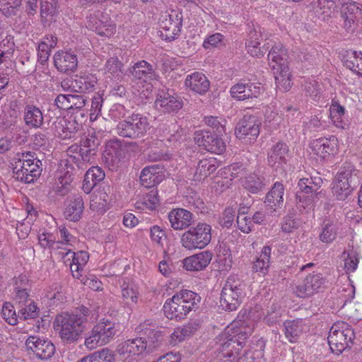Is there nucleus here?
<instances>
[{
    "instance_id": "50",
    "label": "nucleus",
    "mask_w": 362,
    "mask_h": 362,
    "mask_svg": "<svg viewBox=\"0 0 362 362\" xmlns=\"http://www.w3.org/2000/svg\"><path fill=\"white\" fill-rule=\"evenodd\" d=\"M338 227L333 223H327L322 227L320 240L325 243H332L337 237Z\"/></svg>"
},
{
    "instance_id": "3",
    "label": "nucleus",
    "mask_w": 362,
    "mask_h": 362,
    "mask_svg": "<svg viewBox=\"0 0 362 362\" xmlns=\"http://www.w3.org/2000/svg\"><path fill=\"white\" fill-rule=\"evenodd\" d=\"M148 129V118L141 113H132L119 122L115 132L123 138L137 139L144 137Z\"/></svg>"
},
{
    "instance_id": "9",
    "label": "nucleus",
    "mask_w": 362,
    "mask_h": 362,
    "mask_svg": "<svg viewBox=\"0 0 362 362\" xmlns=\"http://www.w3.org/2000/svg\"><path fill=\"white\" fill-rule=\"evenodd\" d=\"M211 131H197L194 133V142L203 149L216 154H221L226 150V144L221 136Z\"/></svg>"
},
{
    "instance_id": "29",
    "label": "nucleus",
    "mask_w": 362,
    "mask_h": 362,
    "mask_svg": "<svg viewBox=\"0 0 362 362\" xmlns=\"http://www.w3.org/2000/svg\"><path fill=\"white\" fill-rule=\"evenodd\" d=\"M267 185L265 177L260 173H253L245 176L242 180V186L249 193L257 194Z\"/></svg>"
},
{
    "instance_id": "22",
    "label": "nucleus",
    "mask_w": 362,
    "mask_h": 362,
    "mask_svg": "<svg viewBox=\"0 0 362 362\" xmlns=\"http://www.w3.org/2000/svg\"><path fill=\"white\" fill-rule=\"evenodd\" d=\"M288 147L285 143L279 142L271 148L268 153L267 161L269 166L277 170L282 168L287 162Z\"/></svg>"
},
{
    "instance_id": "60",
    "label": "nucleus",
    "mask_w": 362,
    "mask_h": 362,
    "mask_svg": "<svg viewBox=\"0 0 362 362\" xmlns=\"http://www.w3.org/2000/svg\"><path fill=\"white\" fill-rule=\"evenodd\" d=\"M85 175L88 179H90L91 182L96 185L105 178V173L98 166L91 167Z\"/></svg>"
},
{
    "instance_id": "61",
    "label": "nucleus",
    "mask_w": 362,
    "mask_h": 362,
    "mask_svg": "<svg viewBox=\"0 0 362 362\" xmlns=\"http://www.w3.org/2000/svg\"><path fill=\"white\" fill-rule=\"evenodd\" d=\"M56 1L42 0L40 3V13L42 18L52 16L56 11Z\"/></svg>"
},
{
    "instance_id": "33",
    "label": "nucleus",
    "mask_w": 362,
    "mask_h": 362,
    "mask_svg": "<svg viewBox=\"0 0 362 362\" xmlns=\"http://www.w3.org/2000/svg\"><path fill=\"white\" fill-rule=\"evenodd\" d=\"M339 178L346 179V181L349 182V184L347 185V187L349 186H358L360 184L359 180V171L356 169L354 165L351 163H344L337 175Z\"/></svg>"
},
{
    "instance_id": "27",
    "label": "nucleus",
    "mask_w": 362,
    "mask_h": 362,
    "mask_svg": "<svg viewBox=\"0 0 362 362\" xmlns=\"http://www.w3.org/2000/svg\"><path fill=\"white\" fill-rule=\"evenodd\" d=\"M337 141V139L334 136L329 139L320 138L314 140L310 146L316 155L325 158L335 152Z\"/></svg>"
},
{
    "instance_id": "1",
    "label": "nucleus",
    "mask_w": 362,
    "mask_h": 362,
    "mask_svg": "<svg viewBox=\"0 0 362 362\" xmlns=\"http://www.w3.org/2000/svg\"><path fill=\"white\" fill-rule=\"evenodd\" d=\"M93 310L82 305L71 313H62L56 316L54 328L59 332L63 341L76 342L83 332L86 323L93 318Z\"/></svg>"
},
{
    "instance_id": "7",
    "label": "nucleus",
    "mask_w": 362,
    "mask_h": 362,
    "mask_svg": "<svg viewBox=\"0 0 362 362\" xmlns=\"http://www.w3.org/2000/svg\"><path fill=\"white\" fill-rule=\"evenodd\" d=\"M211 240V227L206 223H199L196 226L191 227L181 237V243L188 250L202 249Z\"/></svg>"
},
{
    "instance_id": "47",
    "label": "nucleus",
    "mask_w": 362,
    "mask_h": 362,
    "mask_svg": "<svg viewBox=\"0 0 362 362\" xmlns=\"http://www.w3.org/2000/svg\"><path fill=\"white\" fill-rule=\"evenodd\" d=\"M275 81L277 88L284 91H288L291 87V72L289 67L287 69H281L279 71H274Z\"/></svg>"
},
{
    "instance_id": "10",
    "label": "nucleus",
    "mask_w": 362,
    "mask_h": 362,
    "mask_svg": "<svg viewBox=\"0 0 362 362\" xmlns=\"http://www.w3.org/2000/svg\"><path fill=\"white\" fill-rule=\"evenodd\" d=\"M30 164L16 161L13 167V177L25 184L33 183L40 177L42 168V161L37 160Z\"/></svg>"
},
{
    "instance_id": "46",
    "label": "nucleus",
    "mask_w": 362,
    "mask_h": 362,
    "mask_svg": "<svg viewBox=\"0 0 362 362\" xmlns=\"http://www.w3.org/2000/svg\"><path fill=\"white\" fill-rule=\"evenodd\" d=\"M216 169L217 165L215 160L203 159L198 163L195 175L199 179L205 178L214 173Z\"/></svg>"
},
{
    "instance_id": "21",
    "label": "nucleus",
    "mask_w": 362,
    "mask_h": 362,
    "mask_svg": "<svg viewBox=\"0 0 362 362\" xmlns=\"http://www.w3.org/2000/svg\"><path fill=\"white\" fill-rule=\"evenodd\" d=\"M263 88L255 83H237L233 86L230 93L233 98L238 100H245L248 98H257L262 93Z\"/></svg>"
},
{
    "instance_id": "18",
    "label": "nucleus",
    "mask_w": 362,
    "mask_h": 362,
    "mask_svg": "<svg viewBox=\"0 0 362 362\" xmlns=\"http://www.w3.org/2000/svg\"><path fill=\"white\" fill-rule=\"evenodd\" d=\"M156 323L151 320H146L136 327V332L147 342L148 347L153 350L157 347L162 341L161 332L157 330Z\"/></svg>"
},
{
    "instance_id": "11",
    "label": "nucleus",
    "mask_w": 362,
    "mask_h": 362,
    "mask_svg": "<svg viewBox=\"0 0 362 362\" xmlns=\"http://www.w3.org/2000/svg\"><path fill=\"white\" fill-rule=\"evenodd\" d=\"M155 106L158 111L163 113L177 112L182 107L183 101L173 90L163 89L158 90Z\"/></svg>"
},
{
    "instance_id": "26",
    "label": "nucleus",
    "mask_w": 362,
    "mask_h": 362,
    "mask_svg": "<svg viewBox=\"0 0 362 362\" xmlns=\"http://www.w3.org/2000/svg\"><path fill=\"white\" fill-rule=\"evenodd\" d=\"M185 84L190 90L200 95L205 94L209 90L210 85L206 76L198 71L188 75Z\"/></svg>"
},
{
    "instance_id": "13",
    "label": "nucleus",
    "mask_w": 362,
    "mask_h": 362,
    "mask_svg": "<svg viewBox=\"0 0 362 362\" xmlns=\"http://www.w3.org/2000/svg\"><path fill=\"white\" fill-rule=\"evenodd\" d=\"M216 339L218 362H233L238 358L240 348L237 347L226 332Z\"/></svg>"
},
{
    "instance_id": "56",
    "label": "nucleus",
    "mask_w": 362,
    "mask_h": 362,
    "mask_svg": "<svg viewBox=\"0 0 362 362\" xmlns=\"http://www.w3.org/2000/svg\"><path fill=\"white\" fill-rule=\"evenodd\" d=\"M235 216V209L231 207L226 208L219 218L218 223L222 227L229 228L234 221Z\"/></svg>"
},
{
    "instance_id": "45",
    "label": "nucleus",
    "mask_w": 362,
    "mask_h": 362,
    "mask_svg": "<svg viewBox=\"0 0 362 362\" xmlns=\"http://www.w3.org/2000/svg\"><path fill=\"white\" fill-rule=\"evenodd\" d=\"M199 323L197 321H190L182 327H177L173 333V338L178 341L185 339V337L192 336L199 328Z\"/></svg>"
},
{
    "instance_id": "30",
    "label": "nucleus",
    "mask_w": 362,
    "mask_h": 362,
    "mask_svg": "<svg viewBox=\"0 0 362 362\" xmlns=\"http://www.w3.org/2000/svg\"><path fill=\"white\" fill-rule=\"evenodd\" d=\"M235 324H232L231 327H228L226 332L233 339V342L238 348L242 349L243 344L245 340L251 335L252 329L248 326L241 325L238 327H236Z\"/></svg>"
},
{
    "instance_id": "35",
    "label": "nucleus",
    "mask_w": 362,
    "mask_h": 362,
    "mask_svg": "<svg viewBox=\"0 0 362 362\" xmlns=\"http://www.w3.org/2000/svg\"><path fill=\"white\" fill-rule=\"evenodd\" d=\"M123 64L116 57H110L106 62L105 74L107 78L118 81L122 78V67Z\"/></svg>"
},
{
    "instance_id": "63",
    "label": "nucleus",
    "mask_w": 362,
    "mask_h": 362,
    "mask_svg": "<svg viewBox=\"0 0 362 362\" xmlns=\"http://www.w3.org/2000/svg\"><path fill=\"white\" fill-rule=\"evenodd\" d=\"M66 127L65 117H59L55 122H52L49 128L54 132L55 136H59L63 139V135L65 134Z\"/></svg>"
},
{
    "instance_id": "64",
    "label": "nucleus",
    "mask_w": 362,
    "mask_h": 362,
    "mask_svg": "<svg viewBox=\"0 0 362 362\" xmlns=\"http://www.w3.org/2000/svg\"><path fill=\"white\" fill-rule=\"evenodd\" d=\"M150 236L151 240L156 243L160 246H163V241L166 238L165 231L158 226H154L151 228Z\"/></svg>"
},
{
    "instance_id": "40",
    "label": "nucleus",
    "mask_w": 362,
    "mask_h": 362,
    "mask_svg": "<svg viewBox=\"0 0 362 362\" xmlns=\"http://www.w3.org/2000/svg\"><path fill=\"white\" fill-rule=\"evenodd\" d=\"M284 187L283 184L279 182H276L271 190L267 193L265 202L272 207L273 206L281 205L284 202Z\"/></svg>"
},
{
    "instance_id": "42",
    "label": "nucleus",
    "mask_w": 362,
    "mask_h": 362,
    "mask_svg": "<svg viewBox=\"0 0 362 362\" xmlns=\"http://www.w3.org/2000/svg\"><path fill=\"white\" fill-rule=\"evenodd\" d=\"M311 4L316 12L324 16V19L331 17L337 8L335 0H312Z\"/></svg>"
},
{
    "instance_id": "20",
    "label": "nucleus",
    "mask_w": 362,
    "mask_h": 362,
    "mask_svg": "<svg viewBox=\"0 0 362 362\" xmlns=\"http://www.w3.org/2000/svg\"><path fill=\"white\" fill-rule=\"evenodd\" d=\"M269 65L273 70L279 71L281 69L288 67V54L287 49L279 42L272 46L268 54Z\"/></svg>"
},
{
    "instance_id": "2",
    "label": "nucleus",
    "mask_w": 362,
    "mask_h": 362,
    "mask_svg": "<svg viewBox=\"0 0 362 362\" xmlns=\"http://www.w3.org/2000/svg\"><path fill=\"white\" fill-rule=\"evenodd\" d=\"M201 297L189 290H182L171 298L166 300L163 305L165 316L170 320L183 319L190 311L198 308Z\"/></svg>"
},
{
    "instance_id": "19",
    "label": "nucleus",
    "mask_w": 362,
    "mask_h": 362,
    "mask_svg": "<svg viewBox=\"0 0 362 362\" xmlns=\"http://www.w3.org/2000/svg\"><path fill=\"white\" fill-rule=\"evenodd\" d=\"M54 63L60 72L71 73L78 67V58L72 51L58 52L54 56Z\"/></svg>"
},
{
    "instance_id": "53",
    "label": "nucleus",
    "mask_w": 362,
    "mask_h": 362,
    "mask_svg": "<svg viewBox=\"0 0 362 362\" xmlns=\"http://www.w3.org/2000/svg\"><path fill=\"white\" fill-rule=\"evenodd\" d=\"M39 308L33 302H31L28 305L19 310L18 317L20 320H26L36 318L39 316Z\"/></svg>"
},
{
    "instance_id": "6",
    "label": "nucleus",
    "mask_w": 362,
    "mask_h": 362,
    "mask_svg": "<svg viewBox=\"0 0 362 362\" xmlns=\"http://www.w3.org/2000/svg\"><path fill=\"white\" fill-rule=\"evenodd\" d=\"M117 332L116 323L103 318L93 326L89 335L86 338L85 345L88 349H95L110 343Z\"/></svg>"
},
{
    "instance_id": "43",
    "label": "nucleus",
    "mask_w": 362,
    "mask_h": 362,
    "mask_svg": "<svg viewBox=\"0 0 362 362\" xmlns=\"http://www.w3.org/2000/svg\"><path fill=\"white\" fill-rule=\"evenodd\" d=\"M158 201L157 191L151 190L137 200L135 204V206L136 209L141 210H153L158 206Z\"/></svg>"
},
{
    "instance_id": "12",
    "label": "nucleus",
    "mask_w": 362,
    "mask_h": 362,
    "mask_svg": "<svg viewBox=\"0 0 362 362\" xmlns=\"http://www.w3.org/2000/svg\"><path fill=\"white\" fill-rule=\"evenodd\" d=\"M235 136L246 142L255 141L259 134V124L255 116L245 115L236 124Z\"/></svg>"
},
{
    "instance_id": "34",
    "label": "nucleus",
    "mask_w": 362,
    "mask_h": 362,
    "mask_svg": "<svg viewBox=\"0 0 362 362\" xmlns=\"http://www.w3.org/2000/svg\"><path fill=\"white\" fill-rule=\"evenodd\" d=\"M349 184V181H346V179L339 178V176L336 175L332 187V192L334 195L339 200H345L351 192L358 187V186H349L347 187V185Z\"/></svg>"
},
{
    "instance_id": "54",
    "label": "nucleus",
    "mask_w": 362,
    "mask_h": 362,
    "mask_svg": "<svg viewBox=\"0 0 362 362\" xmlns=\"http://www.w3.org/2000/svg\"><path fill=\"white\" fill-rule=\"evenodd\" d=\"M87 27L90 30L95 31L100 36L104 37H110L112 36L116 31L115 25H98L93 24V21L91 19H89L88 22Z\"/></svg>"
},
{
    "instance_id": "39",
    "label": "nucleus",
    "mask_w": 362,
    "mask_h": 362,
    "mask_svg": "<svg viewBox=\"0 0 362 362\" xmlns=\"http://www.w3.org/2000/svg\"><path fill=\"white\" fill-rule=\"evenodd\" d=\"M344 64L353 72L362 76V52L356 51L348 52L344 57Z\"/></svg>"
},
{
    "instance_id": "28",
    "label": "nucleus",
    "mask_w": 362,
    "mask_h": 362,
    "mask_svg": "<svg viewBox=\"0 0 362 362\" xmlns=\"http://www.w3.org/2000/svg\"><path fill=\"white\" fill-rule=\"evenodd\" d=\"M84 209L83 199L80 194H74L69 200L64 211L65 218L71 221L81 219Z\"/></svg>"
},
{
    "instance_id": "8",
    "label": "nucleus",
    "mask_w": 362,
    "mask_h": 362,
    "mask_svg": "<svg viewBox=\"0 0 362 362\" xmlns=\"http://www.w3.org/2000/svg\"><path fill=\"white\" fill-rule=\"evenodd\" d=\"M182 25V13L173 10L170 13L161 16L159 22V36L165 40L171 42L180 33Z\"/></svg>"
},
{
    "instance_id": "16",
    "label": "nucleus",
    "mask_w": 362,
    "mask_h": 362,
    "mask_svg": "<svg viewBox=\"0 0 362 362\" xmlns=\"http://www.w3.org/2000/svg\"><path fill=\"white\" fill-rule=\"evenodd\" d=\"M325 283V279L322 274L313 272L305 278L302 284L296 287V293L300 298L310 297L320 292L324 287Z\"/></svg>"
},
{
    "instance_id": "52",
    "label": "nucleus",
    "mask_w": 362,
    "mask_h": 362,
    "mask_svg": "<svg viewBox=\"0 0 362 362\" xmlns=\"http://www.w3.org/2000/svg\"><path fill=\"white\" fill-rule=\"evenodd\" d=\"M13 305L8 302L3 305L1 315L6 322L11 325H15L18 322V315L16 313Z\"/></svg>"
},
{
    "instance_id": "62",
    "label": "nucleus",
    "mask_w": 362,
    "mask_h": 362,
    "mask_svg": "<svg viewBox=\"0 0 362 362\" xmlns=\"http://www.w3.org/2000/svg\"><path fill=\"white\" fill-rule=\"evenodd\" d=\"M86 103V98L83 95L70 94L69 110H81Z\"/></svg>"
},
{
    "instance_id": "14",
    "label": "nucleus",
    "mask_w": 362,
    "mask_h": 362,
    "mask_svg": "<svg viewBox=\"0 0 362 362\" xmlns=\"http://www.w3.org/2000/svg\"><path fill=\"white\" fill-rule=\"evenodd\" d=\"M341 16L345 30L347 32H354L358 21L362 18V6L351 0L344 1L342 3Z\"/></svg>"
},
{
    "instance_id": "15",
    "label": "nucleus",
    "mask_w": 362,
    "mask_h": 362,
    "mask_svg": "<svg viewBox=\"0 0 362 362\" xmlns=\"http://www.w3.org/2000/svg\"><path fill=\"white\" fill-rule=\"evenodd\" d=\"M25 346L28 351H31L41 360L50 358L55 351V346L51 341L37 336H30L25 341Z\"/></svg>"
},
{
    "instance_id": "31",
    "label": "nucleus",
    "mask_w": 362,
    "mask_h": 362,
    "mask_svg": "<svg viewBox=\"0 0 362 362\" xmlns=\"http://www.w3.org/2000/svg\"><path fill=\"white\" fill-rule=\"evenodd\" d=\"M284 327L286 338L289 342L295 343L303 332V320L302 319L287 320L284 322Z\"/></svg>"
},
{
    "instance_id": "17",
    "label": "nucleus",
    "mask_w": 362,
    "mask_h": 362,
    "mask_svg": "<svg viewBox=\"0 0 362 362\" xmlns=\"http://www.w3.org/2000/svg\"><path fill=\"white\" fill-rule=\"evenodd\" d=\"M156 323L151 320H146L136 327V332L147 342L148 347L153 350L157 347L162 341L161 332L157 330Z\"/></svg>"
},
{
    "instance_id": "5",
    "label": "nucleus",
    "mask_w": 362,
    "mask_h": 362,
    "mask_svg": "<svg viewBox=\"0 0 362 362\" xmlns=\"http://www.w3.org/2000/svg\"><path fill=\"white\" fill-rule=\"evenodd\" d=\"M354 339L355 334L353 329L344 322H338L334 324L327 337L328 344L332 351L337 354H339L345 349L351 348Z\"/></svg>"
},
{
    "instance_id": "51",
    "label": "nucleus",
    "mask_w": 362,
    "mask_h": 362,
    "mask_svg": "<svg viewBox=\"0 0 362 362\" xmlns=\"http://www.w3.org/2000/svg\"><path fill=\"white\" fill-rule=\"evenodd\" d=\"M23 0H0V11L7 16L16 14V11L21 6Z\"/></svg>"
},
{
    "instance_id": "58",
    "label": "nucleus",
    "mask_w": 362,
    "mask_h": 362,
    "mask_svg": "<svg viewBox=\"0 0 362 362\" xmlns=\"http://www.w3.org/2000/svg\"><path fill=\"white\" fill-rule=\"evenodd\" d=\"M344 114V107L339 105V104H332L330 107V115L333 119V122L336 123V126L340 128L344 129V125L342 123V121H339V119Z\"/></svg>"
},
{
    "instance_id": "49",
    "label": "nucleus",
    "mask_w": 362,
    "mask_h": 362,
    "mask_svg": "<svg viewBox=\"0 0 362 362\" xmlns=\"http://www.w3.org/2000/svg\"><path fill=\"white\" fill-rule=\"evenodd\" d=\"M123 149L119 141H110L105 147V153L111 158V161H119L122 157Z\"/></svg>"
},
{
    "instance_id": "36",
    "label": "nucleus",
    "mask_w": 362,
    "mask_h": 362,
    "mask_svg": "<svg viewBox=\"0 0 362 362\" xmlns=\"http://www.w3.org/2000/svg\"><path fill=\"white\" fill-rule=\"evenodd\" d=\"M131 74L136 79L146 81L152 78L153 69L151 64L144 60L136 62L130 69Z\"/></svg>"
},
{
    "instance_id": "44",
    "label": "nucleus",
    "mask_w": 362,
    "mask_h": 362,
    "mask_svg": "<svg viewBox=\"0 0 362 362\" xmlns=\"http://www.w3.org/2000/svg\"><path fill=\"white\" fill-rule=\"evenodd\" d=\"M76 156H71L69 158L65 160L63 175L59 177L61 182L65 185H69L74 179L76 175H79L78 173V169L74 165V163H76Z\"/></svg>"
},
{
    "instance_id": "55",
    "label": "nucleus",
    "mask_w": 362,
    "mask_h": 362,
    "mask_svg": "<svg viewBox=\"0 0 362 362\" xmlns=\"http://www.w3.org/2000/svg\"><path fill=\"white\" fill-rule=\"evenodd\" d=\"M299 220L294 218L293 214H287L281 223V229L285 233H291L299 227Z\"/></svg>"
},
{
    "instance_id": "38",
    "label": "nucleus",
    "mask_w": 362,
    "mask_h": 362,
    "mask_svg": "<svg viewBox=\"0 0 362 362\" xmlns=\"http://www.w3.org/2000/svg\"><path fill=\"white\" fill-rule=\"evenodd\" d=\"M24 119L28 126L37 128L42 124L44 116L38 107L27 105L25 109Z\"/></svg>"
},
{
    "instance_id": "23",
    "label": "nucleus",
    "mask_w": 362,
    "mask_h": 362,
    "mask_svg": "<svg viewBox=\"0 0 362 362\" xmlns=\"http://www.w3.org/2000/svg\"><path fill=\"white\" fill-rule=\"evenodd\" d=\"M164 178L163 168L156 164L145 167L141 173V184L150 188L160 183Z\"/></svg>"
},
{
    "instance_id": "41",
    "label": "nucleus",
    "mask_w": 362,
    "mask_h": 362,
    "mask_svg": "<svg viewBox=\"0 0 362 362\" xmlns=\"http://www.w3.org/2000/svg\"><path fill=\"white\" fill-rule=\"evenodd\" d=\"M123 303L127 305L136 304L138 301L139 291L132 282L123 281L121 285Z\"/></svg>"
},
{
    "instance_id": "25",
    "label": "nucleus",
    "mask_w": 362,
    "mask_h": 362,
    "mask_svg": "<svg viewBox=\"0 0 362 362\" xmlns=\"http://www.w3.org/2000/svg\"><path fill=\"white\" fill-rule=\"evenodd\" d=\"M212 259V254L209 251L186 257L182 260L183 267L187 271H201L206 268Z\"/></svg>"
},
{
    "instance_id": "4",
    "label": "nucleus",
    "mask_w": 362,
    "mask_h": 362,
    "mask_svg": "<svg viewBox=\"0 0 362 362\" xmlns=\"http://www.w3.org/2000/svg\"><path fill=\"white\" fill-rule=\"evenodd\" d=\"M245 284L238 276H229L222 288L220 304L223 310L234 311L240 306L243 298Z\"/></svg>"
},
{
    "instance_id": "48",
    "label": "nucleus",
    "mask_w": 362,
    "mask_h": 362,
    "mask_svg": "<svg viewBox=\"0 0 362 362\" xmlns=\"http://www.w3.org/2000/svg\"><path fill=\"white\" fill-rule=\"evenodd\" d=\"M315 195L312 194H302L300 192H296V205L301 212H308L313 207Z\"/></svg>"
},
{
    "instance_id": "24",
    "label": "nucleus",
    "mask_w": 362,
    "mask_h": 362,
    "mask_svg": "<svg viewBox=\"0 0 362 362\" xmlns=\"http://www.w3.org/2000/svg\"><path fill=\"white\" fill-rule=\"evenodd\" d=\"M168 219L174 230H183L194 223L193 214L184 209L172 210L168 214Z\"/></svg>"
},
{
    "instance_id": "37",
    "label": "nucleus",
    "mask_w": 362,
    "mask_h": 362,
    "mask_svg": "<svg viewBox=\"0 0 362 362\" xmlns=\"http://www.w3.org/2000/svg\"><path fill=\"white\" fill-rule=\"evenodd\" d=\"M115 356L113 351L107 348H103L83 357L78 362H115Z\"/></svg>"
},
{
    "instance_id": "32",
    "label": "nucleus",
    "mask_w": 362,
    "mask_h": 362,
    "mask_svg": "<svg viewBox=\"0 0 362 362\" xmlns=\"http://www.w3.org/2000/svg\"><path fill=\"white\" fill-rule=\"evenodd\" d=\"M75 92L86 93L94 90L98 78L94 74H85L81 76L76 75L74 77Z\"/></svg>"
},
{
    "instance_id": "59",
    "label": "nucleus",
    "mask_w": 362,
    "mask_h": 362,
    "mask_svg": "<svg viewBox=\"0 0 362 362\" xmlns=\"http://www.w3.org/2000/svg\"><path fill=\"white\" fill-rule=\"evenodd\" d=\"M226 121L222 119H218L217 117H208L205 118L206 124L215 129V133L223 134L225 133V126L222 122Z\"/></svg>"
},
{
    "instance_id": "57",
    "label": "nucleus",
    "mask_w": 362,
    "mask_h": 362,
    "mask_svg": "<svg viewBox=\"0 0 362 362\" xmlns=\"http://www.w3.org/2000/svg\"><path fill=\"white\" fill-rule=\"evenodd\" d=\"M100 144V139L95 133H89L84 139L81 141V146L83 148H92V151H98V147Z\"/></svg>"
}]
</instances>
